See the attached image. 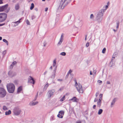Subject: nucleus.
Returning a JSON list of instances; mask_svg holds the SVG:
<instances>
[{"instance_id": "f257e3e1", "label": "nucleus", "mask_w": 123, "mask_h": 123, "mask_svg": "<svg viewBox=\"0 0 123 123\" xmlns=\"http://www.w3.org/2000/svg\"><path fill=\"white\" fill-rule=\"evenodd\" d=\"M71 0H59L58 4L59 5V9H63L65 6H66Z\"/></svg>"}, {"instance_id": "f03ea898", "label": "nucleus", "mask_w": 123, "mask_h": 123, "mask_svg": "<svg viewBox=\"0 0 123 123\" xmlns=\"http://www.w3.org/2000/svg\"><path fill=\"white\" fill-rule=\"evenodd\" d=\"M6 87L7 91L9 93H13L14 91L15 86L12 83H9L7 84Z\"/></svg>"}, {"instance_id": "7ed1b4c3", "label": "nucleus", "mask_w": 123, "mask_h": 123, "mask_svg": "<svg viewBox=\"0 0 123 123\" xmlns=\"http://www.w3.org/2000/svg\"><path fill=\"white\" fill-rule=\"evenodd\" d=\"M74 81L75 82V86H76V88L78 91L80 93H82L83 92V90L81 85L80 84H78V85L76 80H74Z\"/></svg>"}, {"instance_id": "20e7f679", "label": "nucleus", "mask_w": 123, "mask_h": 123, "mask_svg": "<svg viewBox=\"0 0 123 123\" xmlns=\"http://www.w3.org/2000/svg\"><path fill=\"white\" fill-rule=\"evenodd\" d=\"M8 5L6 4L4 6L0 7V12L5 11V12L6 13H8L10 10V9H7Z\"/></svg>"}, {"instance_id": "39448f33", "label": "nucleus", "mask_w": 123, "mask_h": 123, "mask_svg": "<svg viewBox=\"0 0 123 123\" xmlns=\"http://www.w3.org/2000/svg\"><path fill=\"white\" fill-rule=\"evenodd\" d=\"M7 17L6 14L4 13H0V22H2L5 21Z\"/></svg>"}, {"instance_id": "423d86ee", "label": "nucleus", "mask_w": 123, "mask_h": 123, "mask_svg": "<svg viewBox=\"0 0 123 123\" xmlns=\"http://www.w3.org/2000/svg\"><path fill=\"white\" fill-rule=\"evenodd\" d=\"M6 94V92L4 88L0 87V97L3 98Z\"/></svg>"}, {"instance_id": "0eeeda50", "label": "nucleus", "mask_w": 123, "mask_h": 123, "mask_svg": "<svg viewBox=\"0 0 123 123\" xmlns=\"http://www.w3.org/2000/svg\"><path fill=\"white\" fill-rule=\"evenodd\" d=\"M14 114L16 116L19 115L21 112L20 110L18 107H15L13 110Z\"/></svg>"}, {"instance_id": "6e6552de", "label": "nucleus", "mask_w": 123, "mask_h": 123, "mask_svg": "<svg viewBox=\"0 0 123 123\" xmlns=\"http://www.w3.org/2000/svg\"><path fill=\"white\" fill-rule=\"evenodd\" d=\"M55 91L54 89H52L48 91L47 93L48 96V98H50L51 96L53 95L54 93L55 92Z\"/></svg>"}, {"instance_id": "1a4fd4ad", "label": "nucleus", "mask_w": 123, "mask_h": 123, "mask_svg": "<svg viewBox=\"0 0 123 123\" xmlns=\"http://www.w3.org/2000/svg\"><path fill=\"white\" fill-rule=\"evenodd\" d=\"M104 12V9H102L100 10L98 12L97 16L100 17H103Z\"/></svg>"}, {"instance_id": "9d476101", "label": "nucleus", "mask_w": 123, "mask_h": 123, "mask_svg": "<svg viewBox=\"0 0 123 123\" xmlns=\"http://www.w3.org/2000/svg\"><path fill=\"white\" fill-rule=\"evenodd\" d=\"M83 24V23L82 21H79L76 23L74 26L77 28L80 27L82 26Z\"/></svg>"}, {"instance_id": "9b49d317", "label": "nucleus", "mask_w": 123, "mask_h": 123, "mask_svg": "<svg viewBox=\"0 0 123 123\" xmlns=\"http://www.w3.org/2000/svg\"><path fill=\"white\" fill-rule=\"evenodd\" d=\"M64 112L63 111H61L59 112V114L57 115V117L60 118H62L64 115Z\"/></svg>"}, {"instance_id": "f8f14e48", "label": "nucleus", "mask_w": 123, "mask_h": 123, "mask_svg": "<svg viewBox=\"0 0 123 123\" xmlns=\"http://www.w3.org/2000/svg\"><path fill=\"white\" fill-rule=\"evenodd\" d=\"M35 81L33 78L31 76H30L28 79V82L33 84L35 83Z\"/></svg>"}, {"instance_id": "ddd939ff", "label": "nucleus", "mask_w": 123, "mask_h": 123, "mask_svg": "<svg viewBox=\"0 0 123 123\" xmlns=\"http://www.w3.org/2000/svg\"><path fill=\"white\" fill-rule=\"evenodd\" d=\"M114 59V57H112L111 60L110 62L109 65V67H111L114 65V62L113 61V60Z\"/></svg>"}, {"instance_id": "4468645a", "label": "nucleus", "mask_w": 123, "mask_h": 123, "mask_svg": "<svg viewBox=\"0 0 123 123\" xmlns=\"http://www.w3.org/2000/svg\"><path fill=\"white\" fill-rule=\"evenodd\" d=\"M8 74L9 76L11 77H12L16 75L15 74L13 73L11 71H9L8 72Z\"/></svg>"}, {"instance_id": "2eb2a0df", "label": "nucleus", "mask_w": 123, "mask_h": 123, "mask_svg": "<svg viewBox=\"0 0 123 123\" xmlns=\"http://www.w3.org/2000/svg\"><path fill=\"white\" fill-rule=\"evenodd\" d=\"M56 68L57 66H56L54 70V74L52 75L50 77V78L52 79H54L55 76V73L56 70Z\"/></svg>"}, {"instance_id": "dca6fc26", "label": "nucleus", "mask_w": 123, "mask_h": 123, "mask_svg": "<svg viewBox=\"0 0 123 123\" xmlns=\"http://www.w3.org/2000/svg\"><path fill=\"white\" fill-rule=\"evenodd\" d=\"M21 20V19H20L18 21L15 22H12V23L13 24L12 25H13V26H16L18 25V24L19 23H20V20Z\"/></svg>"}, {"instance_id": "f3484780", "label": "nucleus", "mask_w": 123, "mask_h": 123, "mask_svg": "<svg viewBox=\"0 0 123 123\" xmlns=\"http://www.w3.org/2000/svg\"><path fill=\"white\" fill-rule=\"evenodd\" d=\"M117 99L116 98H115L112 100V101L111 103V107H113V105H114Z\"/></svg>"}, {"instance_id": "a211bd4d", "label": "nucleus", "mask_w": 123, "mask_h": 123, "mask_svg": "<svg viewBox=\"0 0 123 123\" xmlns=\"http://www.w3.org/2000/svg\"><path fill=\"white\" fill-rule=\"evenodd\" d=\"M71 100H72L73 102H77L79 101V100L76 97H74L70 99Z\"/></svg>"}, {"instance_id": "6ab92c4d", "label": "nucleus", "mask_w": 123, "mask_h": 123, "mask_svg": "<svg viewBox=\"0 0 123 123\" xmlns=\"http://www.w3.org/2000/svg\"><path fill=\"white\" fill-rule=\"evenodd\" d=\"M103 17H100L97 16L96 18V21L99 23H100Z\"/></svg>"}, {"instance_id": "aec40b11", "label": "nucleus", "mask_w": 123, "mask_h": 123, "mask_svg": "<svg viewBox=\"0 0 123 123\" xmlns=\"http://www.w3.org/2000/svg\"><path fill=\"white\" fill-rule=\"evenodd\" d=\"M38 103V102L37 101H36L35 102H33V101H32L30 102L29 104L30 105L32 106L35 105H37Z\"/></svg>"}, {"instance_id": "412c9836", "label": "nucleus", "mask_w": 123, "mask_h": 123, "mask_svg": "<svg viewBox=\"0 0 123 123\" xmlns=\"http://www.w3.org/2000/svg\"><path fill=\"white\" fill-rule=\"evenodd\" d=\"M101 101L100 99H99L97 103V106L99 108H100L101 106Z\"/></svg>"}, {"instance_id": "4be33fe9", "label": "nucleus", "mask_w": 123, "mask_h": 123, "mask_svg": "<svg viewBox=\"0 0 123 123\" xmlns=\"http://www.w3.org/2000/svg\"><path fill=\"white\" fill-rule=\"evenodd\" d=\"M11 111L9 110L8 111H6L5 113V114L6 115H8L10 114L11 113Z\"/></svg>"}, {"instance_id": "5701e85b", "label": "nucleus", "mask_w": 123, "mask_h": 123, "mask_svg": "<svg viewBox=\"0 0 123 123\" xmlns=\"http://www.w3.org/2000/svg\"><path fill=\"white\" fill-rule=\"evenodd\" d=\"M19 8V6L18 4H17L15 6V9L16 10H17Z\"/></svg>"}, {"instance_id": "b1692460", "label": "nucleus", "mask_w": 123, "mask_h": 123, "mask_svg": "<svg viewBox=\"0 0 123 123\" xmlns=\"http://www.w3.org/2000/svg\"><path fill=\"white\" fill-rule=\"evenodd\" d=\"M103 111V110L101 109H100L98 111V114L99 115H100L102 113Z\"/></svg>"}, {"instance_id": "393cba45", "label": "nucleus", "mask_w": 123, "mask_h": 123, "mask_svg": "<svg viewBox=\"0 0 123 123\" xmlns=\"http://www.w3.org/2000/svg\"><path fill=\"white\" fill-rule=\"evenodd\" d=\"M22 90V87L21 86H20L18 88L17 92H19L21 91Z\"/></svg>"}, {"instance_id": "a878e982", "label": "nucleus", "mask_w": 123, "mask_h": 123, "mask_svg": "<svg viewBox=\"0 0 123 123\" xmlns=\"http://www.w3.org/2000/svg\"><path fill=\"white\" fill-rule=\"evenodd\" d=\"M34 7V5L33 3H32L31 4V6L30 8L31 10H32Z\"/></svg>"}, {"instance_id": "bb28decb", "label": "nucleus", "mask_w": 123, "mask_h": 123, "mask_svg": "<svg viewBox=\"0 0 123 123\" xmlns=\"http://www.w3.org/2000/svg\"><path fill=\"white\" fill-rule=\"evenodd\" d=\"M65 98V95H64L63 97L60 99V101L61 102L63 101L64 100Z\"/></svg>"}, {"instance_id": "cd10ccee", "label": "nucleus", "mask_w": 123, "mask_h": 123, "mask_svg": "<svg viewBox=\"0 0 123 123\" xmlns=\"http://www.w3.org/2000/svg\"><path fill=\"white\" fill-rule=\"evenodd\" d=\"M3 42L5 43H6L7 45H8V42L7 40H6L5 39H4L3 40Z\"/></svg>"}, {"instance_id": "c85d7f7f", "label": "nucleus", "mask_w": 123, "mask_h": 123, "mask_svg": "<svg viewBox=\"0 0 123 123\" xmlns=\"http://www.w3.org/2000/svg\"><path fill=\"white\" fill-rule=\"evenodd\" d=\"M38 92H37V94L35 96V97L34 99L33 100V101H35L36 100L37 98V97L38 96Z\"/></svg>"}, {"instance_id": "c756f323", "label": "nucleus", "mask_w": 123, "mask_h": 123, "mask_svg": "<svg viewBox=\"0 0 123 123\" xmlns=\"http://www.w3.org/2000/svg\"><path fill=\"white\" fill-rule=\"evenodd\" d=\"M56 64V60H55L53 61V67H55V66Z\"/></svg>"}, {"instance_id": "7c9ffc66", "label": "nucleus", "mask_w": 123, "mask_h": 123, "mask_svg": "<svg viewBox=\"0 0 123 123\" xmlns=\"http://www.w3.org/2000/svg\"><path fill=\"white\" fill-rule=\"evenodd\" d=\"M48 86V84L47 83L45 86L44 88V89H45V90H46Z\"/></svg>"}, {"instance_id": "2f4dec72", "label": "nucleus", "mask_w": 123, "mask_h": 123, "mask_svg": "<svg viewBox=\"0 0 123 123\" xmlns=\"http://www.w3.org/2000/svg\"><path fill=\"white\" fill-rule=\"evenodd\" d=\"M102 96H103L102 94H100L99 95V99H100L101 100L102 99Z\"/></svg>"}, {"instance_id": "473e14b6", "label": "nucleus", "mask_w": 123, "mask_h": 123, "mask_svg": "<svg viewBox=\"0 0 123 123\" xmlns=\"http://www.w3.org/2000/svg\"><path fill=\"white\" fill-rule=\"evenodd\" d=\"M63 41V40H61V39H60V41L58 44V45H60L61 44Z\"/></svg>"}, {"instance_id": "72a5a7b5", "label": "nucleus", "mask_w": 123, "mask_h": 123, "mask_svg": "<svg viewBox=\"0 0 123 123\" xmlns=\"http://www.w3.org/2000/svg\"><path fill=\"white\" fill-rule=\"evenodd\" d=\"M106 50V48H104L102 50V53H104V54L105 53V52Z\"/></svg>"}, {"instance_id": "f704fd0d", "label": "nucleus", "mask_w": 123, "mask_h": 123, "mask_svg": "<svg viewBox=\"0 0 123 123\" xmlns=\"http://www.w3.org/2000/svg\"><path fill=\"white\" fill-rule=\"evenodd\" d=\"M60 55H61L63 56H65L66 55V53L65 52H62L61 53Z\"/></svg>"}, {"instance_id": "c9c22d12", "label": "nucleus", "mask_w": 123, "mask_h": 123, "mask_svg": "<svg viewBox=\"0 0 123 123\" xmlns=\"http://www.w3.org/2000/svg\"><path fill=\"white\" fill-rule=\"evenodd\" d=\"M119 21H118L117 23V29L119 27Z\"/></svg>"}, {"instance_id": "e433bc0d", "label": "nucleus", "mask_w": 123, "mask_h": 123, "mask_svg": "<svg viewBox=\"0 0 123 123\" xmlns=\"http://www.w3.org/2000/svg\"><path fill=\"white\" fill-rule=\"evenodd\" d=\"M8 109L7 108L6 106H4L3 107V109L4 110H6Z\"/></svg>"}, {"instance_id": "4c0bfd02", "label": "nucleus", "mask_w": 123, "mask_h": 123, "mask_svg": "<svg viewBox=\"0 0 123 123\" xmlns=\"http://www.w3.org/2000/svg\"><path fill=\"white\" fill-rule=\"evenodd\" d=\"M117 53H114L112 57H115L117 56Z\"/></svg>"}, {"instance_id": "58836bf2", "label": "nucleus", "mask_w": 123, "mask_h": 123, "mask_svg": "<svg viewBox=\"0 0 123 123\" xmlns=\"http://www.w3.org/2000/svg\"><path fill=\"white\" fill-rule=\"evenodd\" d=\"M26 23L27 25H30V22L27 19L26 20Z\"/></svg>"}, {"instance_id": "ea45409f", "label": "nucleus", "mask_w": 123, "mask_h": 123, "mask_svg": "<svg viewBox=\"0 0 123 123\" xmlns=\"http://www.w3.org/2000/svg\"><path fill=\"white\" fill-rule=\"evenodd\" d=\"M17 63V62L16 61H14L12 62V64H13V66L15 65Z\"/></svg>"}, {"instance_id": "a19ab883", "label": "nucleus", "mask_w": 123, "mask_h": 123, "mask_svg": "<svg viewBox=\"0 0 123 123\" xmlns=\"http://www.w3.org/2000/svg\"><path fill=\"white\" fill-rule=\"evenodd\" d=\"M97 82L98 83H99L100 84H102V81L99 80H98Z\"/></svg>"}, {"instance_id": "79ce46f5", "label": "nucleus", "mask_w": 123, "mask_h": 123, "mask_svg": "<svg viewBox=\"0 0 123 123\" xmlns=\"http://www.w3.org/2000/svg\"><path fill=\"white\" fill-rule=\"evenodd\" d=\"M90 18L91 19H93V15L92 14H91Z\"/></svg>"}, {"instance_id": "37998d69", "label": "nucleus", "mask_w": 123, "mask_h": 123, "mask_svg": "<svg viewBox=\"0 0 123 123\" xmlns=\"http://www.w3.org/2000/svg\"><path fill=\"white\" fill-rule=\"evenodd\" d=\"M6 50H4V51L2 53L3 55H5V54H6Z\"/></svg>"}, {"instance_id": "c03bdc74", "label": "nucleus", "mask_w": 123, "mask_h": 123, "mask_svg": "<svg viewBox=\"0 0 123 123\" xmlns=\"http://www.w3.org/2000/svg\"><path fill=\"white\" fill-rule=\"evenodd\" d=\"M99 94V93L98 92H97L96 93L95 96L96 97H97L98 96V95Z\"/></svg>"}, {"instance_id": "a18cd8bd", "label": "nucleus", "mask_w": 123, "mask_h": 123, "mask_svg": "<svg viewBox=\"0 0 123 123\" xmlns=\"http://www.w3.org/2000/svg\"><path fill=\"white\" fill-rule=\"evenodd\" d=\"M35 18V16L34 15H33L31 16V19L33 20Z\"/></svg>"}, {"instance_id": "49530a36", "label": "nucleus", "mask_w": 123, "mask_h": 123, "mask_svg": "<svg viewBox=\"0 0 123 123\" xmlns=\"http://www.w3.org/2000/svg\"><path fill=\"white\" fill-rule=\"evenodd\" d=\"M13 66H14L13 65V64H12L10 66V68H13Z\"/></svg>"}, {"instance_id": "de8ad7c7", "label": "nucleus", "mask_w": 123, "mask_h": 123, "mask_svg": "<svg viewBox=\"0 0 123 123\" xmlns=\"http://www.w3.org/2000/svg\"><path fill=\"white\" fill-rule=\"evenodd\" d=\"M98 100V99H97V98H95L94 102H97Z\"/></svg>"}, {"instance_id": "09e8293b", "label": "nucleus", "mask_w": 123, "mask_h": 123, "mask_svg": "<svg viewBox=\"0 0 123 123\" xmlns=\"http://www.w3.org/2000/svg\"><path fill=\"white\" fill-rule=\"evenodd\" d=\"M72 72V71L71 70H70L68 72V74H69L71 73Z\"/></svg>"}, {"instance_id": "8fccbe9b", "label": "nucleus", "mask_w": 123, "mask_h": 123, "mask_svg": "<svg viewBox=\"0 0 123 123\" xmlns=\"http://www.w3.org/2000/svg\"><path fill=\"white\" fill-rule=\"evenodd\" d=\"M89 43H87L86 44V46L87 47H88V46H89Z\"/></svg>"}, {"instance_id": "3c124183", "label": "nucleus", "mask_w": 123, "mask_h": 123, "mask_svg": "<svg viewBox=\"0 0 123 123\" xmlns=\"http://www.w3.org/2000/svg\"><path fill=\"white\" fill-rule=\"evenodd\" d=\"M57 80L59 81H62L63 80L62 79H57Z\"/></svg>"}, {"instance_id": "603ef678", "label": "nucleus", "mask_w": 123, "mask_h": 123, "mask_svg": "<svg viewBox=\"0 0 123 123\" xmlns=\"http://www.w3.org/2000/svg\"><path fill=\"white\" fill-rule=\"evenodd\" d=\"M96 105H94L93 106V107H92L94 109H95V107H96Z\"/></svg>"}, {"instance_id": "864d4df0", "label": "nucleus", "mask_w": 123, "mask_h": 123, "mask_svg": "<svg viewBox=\"0 0 123 123\" xmlns=\"http://www.w3.org/2000/svg\"><path fill=\"white\" fill-rule=\"evenodd\" d=\"M46 42H44L43 43V46L44 47L45 46H46Z\"/></svg>"}, {"instance_id": "5fc2aeb1", "label": "nucleus", "mask_w": 123, "mask_h": 123, "mask_svg": "<svg viewBox=\"0 0 123 123\" xmlns=\"http://www.w3.org/2000/svg\"><path fill=\"white\" fill-rule=\"evenodd\" d=\"M106 83L107 84H110V82L109 81H107L106 82Z\"/></svg>"}, {"instance_id": "6e6d98bb", "label": "nucleus", "mask_w": 123, "mask_h": 123, "mask_svg": "<svg viewBox=\"0 0 123 123\" xmlns=\"http://www.w3.org/2000/svg\"><path fill=\"white\" fill-rule=\"evenodd\" d=\"M48 10V8L47 7H46L45 8V12H46Z\"/></svg>"}, {"instance_id": "4d7b16f0", "label": "nucleus", "mask_w": 123, "mask_h": 123, "mask_svg": "<svg viewBox=\"0 0 123 123\" xmlns=\"http://www.w3.org/2000/svg\"><path fill=\"white\" fill-rule=\"evenodd\" d=\"M62 35H61V38H60V39H61V40H63V39L62 38Z\"/></svg>"}, {"instance_id": "13d9d810", "label": "nucleus", "mask_w": 123, "mask_h": 123, "mask_svg": "<svg viewBox=\"0 0 123 123\" xmlns=\"http://www.w3.org/2000/svg\"><path fill=\"white\" fill-rule=\"evenodd\" d=\"M3 0H0V4L3 3Z\"/></svg>"}, {"instance_id": "bf43d9fd", "label": "nucleus", "mask_w": 123, "mask_h": 123, "mask_svg": "<svg viewBox=\"0 0 123 123\" xmlns=\"http://www.w3.org/2000/svg\"><path fill=\"white\" fill-rule=\"evenodd\" d=\"M47 71H46L44 73V75H45L47 73Z\"/></svg>"}, {"instance_id": "052dcab7", "label": "nucleus", "mask_w": 123, "mask_h": 123, "mask_svg": "<svg viewBox=\"0 0 123 123\" xmlns=\"http://www.w3.org/2000/svg\"><path fill=\"white\" fill-rule=\"evenodd\" d=\"M5 25V24H0V26H2Z\"/></svg>"}, {"instance_id": "680f3d73", "label": "nucleus", "mask_w": 123, "mask_h": 123, "mask_svg": "<svg viewBox=\"0 0 123 123\" xmlns=\"http://www.w3.org/2000/svg\"><path fill=\"white\" fill-rule=\"evenodd\" d=\"M76 123H81V122L80 121H79L77 122Z\"/></svg>"}, {"instance_id": "e2e57ef3", "label": "nucleus", "mask_w": 123, "mask_h": 123, "mask_svg": "<svg viewBox=\"0 0 123 123\" xmlns=\"http://www.w3.org/2000/svg\"><path fill=\"white\" fill-rule=\"evenodd\" d=\"M35 10L36 11H38V9L37 8H35Z\"/></svg>"}, {"instance_id": "0e129e2a", "label": "nucleus", "mask_w": 123, "mask_h": 123, "mask_svg": "<svg viewBox=\"0 0 123 123\" xmlns=\"http://www.w3.org/2000/svg\"><path fill=\"white\" fill-rule=\"evenodd\" d=\"M49 69L51 70H52V66H51L50 67V68Z\"/></svg>"}, {"instance_id": "69168bd1", "label": "nucleus", "mask_w": 123, "mask_h": 123, "mask_svg": "<svg viewBox=\"0 0 123 123\" xmlns=\"http://www.w3.org/2000/svg\"><path fill=\"white\" fill-rule=\"evenodd\" d=\"M71 75L72 76V78H73L74 75L73 74H71Z\"/></svg>"}, {"instance_id": "338daca9", "label": "nucleus", "mask_w": 123, "mask_h": 123, "mask_svg": "<svg viewBox=\"0 0 123 123\" xmlns=\"http://www.w3.org/2000/svg\"><path fill=\"white\" fill-rule=\"evenodd\" d=\"M68 74H67L66 75V78H67L68 77Z\"/></svg>"}, {"instance_id": "774afa93", "label": "nucleus", "mask_w": 123, "mask_h": 123, "mask_svg": "<svg viewBox=\"0 0 123 123\" xmlns=\"http://www.w3.org/2000/svg\"><path fill=\"white\" fill-rule=\"evenodd\" d=\"M86 38H87V35H86L85 36V40H86Z\"/></svg>"}]
</instances>
